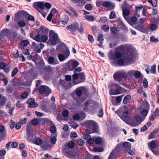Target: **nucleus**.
<instances>
[{
    "label": "nucleus",
    "mask_w": 159,
    "mask_h": 159,
    "mask_svg": "<svg viewBox=\"0 0 159 159\" xmlns=\"http://www.w3.org/2000/svg\"><path fill=\"white\" fill-rule=\"evenodd\" d=\"M34 31H33L30 33V37L33 40L39 42H45L48 39V37L47 35H44L41 36L38 34L36 35Z\"/></svg>",
    "instance_id": "1"
},
{
    "label": "nucleus",
    "mask_w": 159,
    "mask_h": 159,
    "mask_svg": "<svg viewBox=\"0 0 159 159\" xmlns=\"http://www.w3.org/2000/svg\"><path fill=\"white\" fill-rule=\"evenodd\" d=\"M60 40L57 34L53 31H50L48 42L52 45H54L59 43Z\"/></svg>",
    "instance_id": "2"
},
{
    "label": "nucleus",
    "mask_w": 159,
    "mask_h": 159,
    "mask_svg": "<svg viewBox=\"0 0 159 159\" xmlns=\"http://www.w3.org/2000/svg\"><path fill=\"white\" fill-rule=\"evenodd\" d=\"M115 112L124 121L126 120L128 117V112L125 108L118 109Z\"/></svg>",
    "instance_id": "3"
},
{
    "label": "nucleus",
    "mask_w": 159,
    "mask_h": 159,
    "mask_svg": "<svg viewBox=\"0 0 159 159\" xmlns=\"http://www.w3.org/2000/svg\"><path fill=\"white\" fill-rule=\"evenodd\" d=\"M125 71H118L116 72L113 75V77L114 79L119 82L121 81L123 79L125 80Z\"/></svg>",
    "instance_id": "4"
},
{
    "label": "nucleus",
    "mask_w": 159,
    "mask_h": 159,
    "mask_svg": "<svg viewBox=\"0 0 159 159\" xmlns=\"http://www.w3.org/2000/svg\"><path fill=\"white\" fill-rule=\"evenodd\" d=\"M120 87L117 84H112L110 87V91L112 95H117L121 93L120 90Z\"/></svg>",
    "instance_id": "5"
},
{
    "label": "nucleus",
    "mask_w": 159,
    "mask_h": 159,
    "mask_svg": "<svg viewBox=\"0 0 159 159\" xmlns=\"http://www.w3.org/2000/svg\"><path fill=\"white\" fill-rule=\"evenodd\" d=\"M118 48L119 50L124 52L125 54L133 53L131 51L130 47L127 45L124 46L123 45H121L118 47Z\"/></svg>",
    "instance_id": "6"
},
{
    "label": "nucleus",
    "mask_w": 159,
    "mask_h": 159,
    "mask_svg": "<svg viewBox=\"0 0 159 159\" xmlns=\"http://www.w3.org/2000/svg\"><path fill=\"white\" fill-rule=\"evenodd\" d=\"M68 157H70L72 159H82L84 158L82 154H80L79 151H77V152L72 155H70L69 152H68L66 155Z\"/></svg>",
    "instance_id": "7"
},
{
    "label": "nucleus",
    "mask_w": 159,
    "mask_h": 159,
    "mask_svg": "<svg viewBox=\"0 0 159 159\" xmlns=\"http://www.w3.org/2000/svg\"><path fill=\"white\" fill-rule=\"evenodd\" d=\"M121 145L120 144H118L115 148L114 150L110 153V159H116V155L117 152L120 150V148Z\"/></svg>",
    "instance_id": "8"
},
{
    "label": "nucleus",
    "mask_w": 159,
    "mask_h": 159,
    "mask_svg": "<svg viewBox=\"0 0 159 159\" xmlns=\"http://www.w3.org/2000/svg\"><path fill=\"white\" fill-rule=\"evenodd\" d=\"M17 14L20 16H23L25 17L28 16V20L34 21V17L31 15H29V14L26 11H19L17 12Z\"/></svg>",
    "instance_id": "9"
},
{
    "label": "nucleus",
    "mask_w": 159,
    "mask_h": 159,
    "mask_svg": "<svg viewBox=\"0 0 159 159\" xmlns=\"http://www.w3.org/2000/svg\"><path fill=\"white\" fill-rule=\"evenodd\" d=\"M39 91L41 94L46 93L47 95L51 92L50 89L48 86L45 85L41 86L39 89Z\"/></svg>",
    "instance_id": "10"
},
{
    "label": "nucleus",
    "mask_w": 159,
    "mask_h": 159,
    "mask_svg": "<svg viewBox=\"0 0 159 159\" xmlns=\"http://www.w3.org/2000/svg\"><path fill=\"white\" fill-rule=\"evenodd\" d=\"M96 124L95 122L93 120H89L86 121L84 123V125L87 127L86 129L87 132H88Z\"/></svg>",
    "instance_id": "11"
},
{
    "label": "nucleus",
    "mask_w": 159,
    "mask_h": 159,
    "mask_svg": "<svg viewBox=\"0 0 159 159\" xmlns=\"http://www.w3.org/2000/svg\"><path fill=\"white\" fill-rule=\"evenodd\" d=\"M70 52L68 49H66V53L63 54H59L58 57L60 61H62L66 59L69 56Z\"/></svg>",
    "instance_id": "12"
},
{
    "label": "nucleus",
    "mask_w": 159,
    "mask_h": 159,
    "mask_svg": "<svg viewBox=\"0 0 159 159\" xmlns=\"http://www.w3.org/2000/svg\"><path fill=\"white\" fill-rule=\"evenodd\" d=\"M133 27L137 30L142 32L145 33H147L148 32L147 30L144 28L143 25L142 24L134 25Z\"/></svg>",
    "instance_id": "13"
},
{
    "label": "nucleus",
    "mask_w": 159,
    "mask_h": 159,
    "mask_svg": "<svg viewBox=\"0 0 159 159\" xmlns=\"http://www.w3.org/2000/svg\"><path fill=\"white\" fill-rule=\"evenodd\" d=\"M27 103L28 104V107H29L34 108L38 106L37 103L35 102V100L33 98L28 99Z\"/></svg>",
    "instance_id": "14"
},
{
    "label": "nucleus",
    "mask_w": 159,
    "mask_h": 159,
    "mask_svg": "<svg viewBox=\"0 0 159 159\" xmlns=\"http://www.w3.org/2000/svg\"><path fill=\"white\" fill-rule=\"evenodd\" d=\"M79 24L75 22L70 25L67 26L66 28L68 30H70L72 32H75L78 27Z\"/></svg>",
    "instance_id": "15"
},
{
    "label": "nucleus",
    "mask_w": 159,
    "mask_h": 159,
    "mask_svg": "<svg viewBox=\"0 0 159 159\" xmlns=\"http://www.w3.org/2000/svg\"><path fill=\"white\" fill-rule=\"evenodd\" d=\"M11 32L8 29L5 28L1 30L0 33V37L1 36H6L9 37L11 34Z\"/></svg>",
    "instance_id": "16"
},
{
    "label": "nucleus",
    "mask_w": 159,
    "mask_h": 159,
    "mask_svg": "<svg viewBox=\"0 0 159 159\" xmlns=\"http://www.w3.org/2000/svg\"><path fill=\"white\" fill-rule=\"evenodd\" d=\"M134 57L133 53H130L125 54L123 57L125 60L128 61H130L133 59Z\"/></svg>",
    "instance_id": "17"
},
{
    "label": "nucleus",
    "mask_w": 159,
    "mask_h": 159,
    "mask_svg": "<svg viewBox=\"0 0 159 159\" xmlns=\"http://www.w3.org/2000/svg\"><path fill=\"white\" fill-rule=\"evenodd\" d=\"M35 8L37 9V7L41 9H43L44 7V2H35L33 4Z\"/></svg>",
    "instance_id": "18"
},
{
    "label": "nucleus",
    "mask_w": 159,
    "mask_h": 159,
    "mask_svg": "<svg viewBox=\"0 0 159 159\" xmlns=\"http://www.w3.org/2000/svg\"><path fill=\"white\" fill-rule=\"evenodd\" d=\"M135 119L136 123L132 122V125L133 126H135L138 125L142 121L141 116L139 115H137L135 116Z\"/></svg>",
    "instance_id": "19"
},
{
    "label": "nucleus",
    "mask_w": 159,
    "mask_h": 159,
    "mask_svg": "<svg viewBox=\"0 0 159 159\" xmlns=\"http://www.w3.org/2000/svg\"><path fill=\"white\" fill-rule=\"evenodd\" d=\"M126 20L129 24L133 27L134 26V23L137 20V19L136 16H132L129 19H126Z\"/></svg>",
    "instance_id": "20"
},
{
    "label": "nucleus",
    "mask_w": 159,
    "mask_h": 159,
    "mask_svg": "<svg viewBox=\"0 0 159 159\" xmlns=\"http://www.w3.org/2000/svg\"><path fill=\"white\" fill-rule=\"evenodd\" d=\"M38 46V44L37 45L35 42H33L32 43V47L33 50L37 53L40 52V49H39V47Z\"/></svg>",
    "instance_id": "21"
},
{
    "label": "nucleus",
    "mask_w": 159,
    "mask_h": 159,
    "mask_svg": "<svg viewBox=\"0 0 159 159\" xmlns=\"http://www.w3.org/2000/svg\"><path fill=\"white\" fill-rule=\"evenodd\" d=\"M134 70H132L128 71L127 73L125 71V74L126 75H125V80H126L127 78H131L134 75Z\"/></svg>",
    "instance_id": "22"
},
{
    "label": "nucleus",
    "mask_w": 159,
    "mask_h": 159,
    "mask_svg": "<svg viewBox=\"0 0 159 159\" xmlns=\"http://www.w3.org/2000/svg\"><path fill=\"white\" fill-rule=\"evenodd\" d=\"M48 61L50 64H56L59 63L57 60H55L54 58L52 57H50L48 58Z\"/></svg>",
    "instance_id": "23"
},
{
    "label": "nucleus",
    "mask_w": 159,
    "mask_h": 159,
    "mask_svg": "<svg viewBox=\"0 0 159 159\" xmlns=\"http://www.w3.org/2000/svg\"><path fill=\"white\" fill-rule=\"evenodd\" d=\"M86 90V89L84 87H80L76 89V94L78 96L81 95L82 92Z\"/></svg>",
    "instance_id": "24"
},
{
    "label": "nucleus",
    "mask_w": 159,
    "mask_h": 159,
    "mask_svg": "<svg viewBox=\"0 0 159 159\" xmlns=\"http://www.w3.org/2000/svg\"><path fill=\"white\" fill-rule=\"evenodd\" d=\"M131 96L130 95L128 94L125 96L124 98L123 103L124 104H126L129 103L131 99Z\"/></svg>",
    "instance_id": "25"
},
{
    "label": "nucleus",
    "mask_w": 159,
    "mask_h": 159,
    "mask_svg": "<svg viewBox=\"0 0 159 159\" xmlns=\"http://www.w3.org/2000/svg\"><path fill=\"white\" fill-rule=\"evenodd\" d=\"M123 11V15L124 18L126 19V17L128 16L130 14V11L128 9H126V7L125 8V9H122Z\"/></svg>",
    "instance_id": "26"
},
{
    "label": "nucleus",
    "mask_w": 159,
    "mask_h": 159,
    "mask_svg": "<svg viewBox=\"0 0 159 159\" xmlns=\"http://www.w3.org/2000/svg\"><path fill=\"white\" fill-rule=\"evenodd\" d=\"M148 145L151 150L157 147L156 143L154 141H152L150 142L149 145V143H148Z\"/></svg>",
    "instance_id": "27"
},
{
    "label": "nucleus",
    "mask_w": 159,
    "mask_h": 159,
    "mask_svg": "<svg viewBox=\"0 0 159 159\" xmlns=\"http://www.w3.org/2000/svg\"><path fill=\"white\" fill-rule=\"evenodd\" d=\"M61 20L62 24L65 25L68 22L69 18L66 15H64L62 16Z\"/></svg>",
    "instance_id": "28"
},
{
    "label": "nucleus",
    "mask_w": 159,
    "mask_h": 159,
    "mask_svg": "<svg viewBox=\"0 0 159 159\" xmlns=\"http://www.w3.org/2000/svg\"><path fill=\"white\" fill-rule=\"evenodd\" d=\"M118 25L120 28L124 30H128V28L121 20L119 21Z\"/></svg>",
    "instance_id": "29"
},
{
    "label": "nucleus",
    "mask_w": 159,
    "mask_h": 159,
    "mask_svg": "<svg viewBox=\"0 0 159 159\" xmlns=\"http://www.w3.org/2000/svg\"><path fill=\"white\" fill-rule=\"evenodd\" d=\"M98 130V128L97 124H96L89 132V133H97Z\"/></svg>",
    "instance_id": "30"
},
{
    "label": "nucleus",
    "mask_w": 159,
    "mask_h": 159,
    "mask_svg": "<svg viewBox=\"0 0 159 159\" xmlns=\"http://www.w3.org/2000/svg\"><path fill=\"white\" fill-rule=\"evenodd\" d=\"M79 64L78 61H74L73 62L72 64L73 68H71L70 66L69 67V70H73L75 68H76L77 66L79 65Z\"/></svg>",
    "instance_id": "31"
},
{
    "label": "nucleus",
    "mask_w": 159,
    "mask_h": 159,
    "mask_svg": "<svg viewBox=\"0 0 159 159\" xmlns=\"http://www.w3.org/2000/svg\"><path fill=\"white\" fill-rule=\"evenodd\" d=\"M33 143L37 145H40L42 143L43 141L40 139L37 138L33 140Z\"/></svg>",
    "instance_id": "32"
},
{
    "label": "nucleus",
    "mask_w": 159,
    "mask_h": 159,
    "mask_svg": "<svg viewBox=\"0 0 159 159\" xmlns=\"http://www.w3.org/2000/svg\"><path fill=\"white\" fill-rule=\"evenodd\" d=\"M120 144L121 145V146L120 147V148H121V147L122 146V145L121 144ZM130 145H131V143H129L127 142H123V144H122V146H123V147L124 148H127V149L130 148Z\"/></svg>",
    "instance_id": "33"
},
{
    "label": "nucleus",
    "mask_w": 159,
    "mask_h": 159,
    "mask_svg": "<svg viewBox=\"0 0 159 159\" xmlns=\"http://www.w3.org/2000/svg\"><path fill=\"white\" fill-rule=\"evenodd\" d=\"M136 12L137 13L140 12L142 9L143 8V6L142 4H140L139 6H136L135 8Z\"/></svg>",
    "instance_id": "34"
},
{
    "label": "nucleus",
    "mask_w": 159,
    "mask_h": 159,
    "mask_svg": "<svg viewBox=\"0 0 159 159\" xmlns=\"http://www.w3.org/2000/svg\"><path fill=\"white\" fill-rule=\"evenodd\" d=\"M124 96V95H122L120 96H117L116 98V101L118 103H120L122 101V98Z\"/></svg>",
    "instance_id": "35"
},
{
    "label": "nucleus",
    "mask_w": 159,
    "mask_h": 159,
    "mask_svg": "<svg viewBox=\"0 0 159 159\" xmlns=\"http://www.w3.org/2000/svg\"><path fill=\"white\" fill-rule=\"evenodd\" d=\"M50 131L52 134H55L56 132L57 129L54 124L51 125L50 128Z\"/></svg>",
    "instance_id": "36"
},
{
    "label": "nucleus",
    "mask_w": 159,
    "mask_h": 159,
    "mask_svg": "<svg viewBox=\"0 0 159 159\" xmlns=\"http://www.w3.org/2000/svg\"><path fill=\"white\" fill-rule=\"evenodd\" d=\"M119 41L117 40H114L111 43H110V47L112 48L114 46H116L119 43Z\"/></svg>",
    "instance_id": "37"
},
{
    "label": "nucleus",
    "mask_w": 159,
    "mask_h": 159,
    "mask_svg": "<svg viewBox=\"0 0 159 159\" xmlns=\"http://www.w3.org/2000/svg\"><path fill=\"white\" fill-rule=\"evenodd\" d=\"M101 29L102 30L104 31L108 32L109 30V27L108 25H104L101 26Z\"/></svg>",
    "instance_id": "38"
},
{
    "label": "nucleus",
    "mask_w": 159,
    "mask_h": 159,
    "mask_svg": "<svg viewBox=\"0 0 159 159\" xmlns=\"http://www.w3.org/2000/svg\"><path fill=\"white\" fill-rule=\"evenodd\" d=\"M148 2L151 4L153 7H156L157 6V0H148Z\"/></svg>",
    "instance_id": "39"
},
{
    "label": "nucleus",
    "mask_w": 159,
    "mask_h": 159,
    "mask_svg": "<svg viewBox=\"0 0 159 159\" xmlns=\"http://www.w3.org/2000/svg\"><path fill=\"white\" fill-rule=\"evenodd\" d=\"M29 93L27 92H25L23 93L21 95V98L22 99L26 98L29 96Z\"/></svg>",
    "instance_id": "40"
},
{
    "label": "nucleus",
    "mask_w": 159,
    "mask_h": 159,
    "mask_svg": "<svg viewBox=\"0 0 159 159\" xmlns=\"http://www.w3.org/2000/svg\"><path fill=\"white\" fill-rule=\"evenodd\" d=\"M77 144L80 146H83L84 144L85 141L82 139H77Z\"/></svg>",
    "instance_id": "41"
},
{
    "label": "nucleus",
    "mask_w": 159,
    "mask_h": 159,
    "mask_svg": "<svg viewBox=\"0 0 159 159\" xmlns=\"http://www.w3.org/2000/svg\"><path fill=\"white\" fill-rule=\"evenodd\" d=\"M69 10L72 12L74 15V16L75 17H77L78 16V14L76 12V11L72 7H68Z\"/></svg>",
    "instance_id": "42"
},
{
    "label": "nucleus",
    "mask_w": 159,
    "mask_h": 159,
    "mask_svg": "<svg viewBox=\"0 0 159 159\" xmlns=\"http://www.w3.org/2000/svg\"><path fill=\"white\" fill-rule=\"evenodd\" d=\"M141 75V73L138 70L135 71L134 73V75L136 78H139Z\"/></svg>",
    "instance_id": "43"
},
{
    "label": "nucleus",
    "mask_w": 159,
    "mask_h": 159,
    "mask_svg": "<svg viewBox=\"0 0 159 159\" xmlns=\"http://www.w3.org/2000/svg\"><path fill=\"white\" fill-rule=\"evenodd\" d=\"M102 139L101 138L97 137L95 138L94 142L97 144H99L102 142Z\"/></svg>",
    "instance_id": "44"
},
{
    "label": "nucleus",
    "mask_w": 159,
    "mask_h": 159,
    "mask_svg": "<svg viewBox=\"0 0 159 159\" xmlns=\"http://www.w3.org/2000/svg\"><path fill=\"white\" fill-rule=\"evenodd\" d=\"M26 25L25 22L23 20H20L18 23V25L20 27H24Z\"/></svg>",
    "instance_id": "45"
},
{
    "label": "nucleus",
    "mask_w": 159,
    "mask_h": 159,
    "mask_svg": "<svg viewBox=\"0 0 159 159\" xmlns=\"http://www.w3.org/2000/svg\"><path fill=\"white\" fill-rule=\"evenodd\" d=\"M10 69V66L6 64L5 66H4V67L2 69H3L5 72L8 73Z\"/></svg>",
    "instance_id": "46"
},
{
    "label": "nucleus",
    "mask_w": 159,
    "mask_h": 159,
    "mask_svg": "<svg viewBox=\"0 0 159 159\" xmlns=\"http://www.w3.org/2000/svg\"><path fill=\"white\" fill-rule=\"evenodd\" d=\"M148 110L146 109H143L141 111V114L142 116H143L144 117H145L147 115L148 112Z\"/></svg>",
    "instance_id": "47"
},
{
    "label": "nucleus",
    "mask_w": 159,
    "mask_h": 159,
    "mask_svg": "<svg viewBox=\"0 0 159 159\" xmlns=\"http://www.w3.org/2000/svg\"><path fill=\"white\" fill-rule=\"evenodd\" d=\"M18 71V70L17 67L14 68L12 72L11 76L14 77L17 74Z\"/></svg>",
    "instance_id": "48"
},
{
    "label": "nucleus",
    "mask_w": 159,
    "mask_h": 159,
    "mask_svg": "<svg viewBox=\"0 0 159 159\" xmlns=\"http://www.w3.org/2000/svg\"><path fill=\"white\" fill-rule=\"evenodd\" d=\"M143 85L145 88H147L148 86V83L147 79L145 78L143 80Z\"/></svg>",
    "instance_id": "49"
},
{
    "label": "nucleus",
    "mask_w": 159,
    "mask_h": 159,
    "mask_svg": "<svg viewBox=\"0 0 159 159\" xmlns=\"http://www.w3.org/2000/svg\"><path fill=\"white\" fill-rule=\"evenodd\" d=\"M151 72L153 74H155L156 73V66L155 65H152L150 69Z\"/></svg>",
    "instance_id": "50"
},
{
    "label": "nucleus",
    "mask_w": 159,
    "mask_h": 159,
    "mask_svg": "<svg viewBox=\"0 0 159 159\" xmlns=\"http://www.w3.org/2000/svg\"><path fill=\"white\" fill-rule=\"evenodd\" d=\"M29 43V41L26 40H23L21 42V44L23 46H26Z\"/></svg>",
    "instance_id": "51"
},
{
    "label": "nucleus",
    "mask_w": 159,
    "mask_h": 159,
    "mask_svg": "<svg viewBox=\"0 0 159 159\" xmlns=\"http://www.w3.org/2000/svg\"><path fill=\"white\" fill-rule=\"evenodd\" d=\"M150 41L151 42H154V43H156L159 40L157 38H155L154 36H152L150 38Z\"/></svg>",
    "instance_id": "52"
},
{
    "label": "nucleus",
    "mask_w": 159,
    "mask_h": 159,
    "mask_svg": "<svg viewBox=\"0 0 159 159\" xmlns=\"http://www.w3.org/2000/svg\"><path fill=\"white\" fill-rule=\"evenodd\" d=\"M73 118L75 120H78L80 119V117L79 114L76 113L73 116Z\"/></svg>",
    "instance_id": "53"
},
{
    "label": "nucleus",
    "mask_w": 159,
    "mask_h": 159,
    "mask_svg": "<svg viewBox=\"0 0 159 159\" xmlns=\"http://www.w3.org/2000/svg\"><path fill=\"white\" fill-rule=\"evenodd\" d=\"M94 151L96 152H102L103 151V149L101 147L95 148Z\"/></svg>",
    "instance_id": "54"
},
{
    "label": "nucleus",
    "mask_w": 159,
    "mask_h": 159,
    "mask_svg": "<svg viewBox=\"0 0 159 159\" xmlns=\"http://www.w3.org/2000/svg\"><path fill=\"white\" fill-rule=\"evenodd\" d=\"M70 124V126L75 129H76L78 126V125L74 122H71Z\"/></svg>",
    "instance_id": "55"
},
{
    "label": "nucleus",
    "mask_w": 159,
    "mask_h": 159,
    "mask_svg": "<svg viewBox=\"0 0 159 159\" xmlns=\"http://www.w3.org/2000/svg\"><path fill=\"white\" fill-rule=\"evenodd\" d=\"M77 137V134L76 132H72L71 133L70 138L71 139L75 138Z\"/></svg>",
    "instance_id": "56"
},
{
    "label": "nucleus",
    "mask_w": 159,
    "mask_h": 159,
    "mask_svg": "<svg viewBox=\"0 0 159 159\" xmlns=\"http://www.w3.org/2000/svg\"><path fill=\"white\" fill-rule=\"evenodd\" d=\"M116 15L115 12L113 11H111L110 14V19H113L116 18Z\"/></svg>",
    "instance_id": "57"
},
{
    "label": "nucleus",
    "mask_w": 159,
    "mask_h": 159,
    "mask_svg": "<svg viewBox=\"0 0 159 159\" xmlns=\"http://www.w3.org/2000/svg\"><path fill=\"white\" fill-rule=\"evenodd\" d=\"M56 140L57 138L56 136L52 137L50 138V141L52 144H55Z\"/></svg>",
    "instance_id": "58"
},
{
    "label": "nucleus",
    "mask_w": 159,
    "mask_h": 159,
    "mask_svg": "<svg viewBox=\"0 0 159 159\" xmlns=\"http://www.w3.org/2000/svg\"><path fill=\"white\" fill-rule=\"evenodd\" d=\"M27 122V119L26 118H21L19 123L21 125H23L25 124Z\"/></svg>",
    "instance_id": "59"
},
{
    "label": "nucleus",
    "mask_w": 159,
    "mask_h": 159,
    "mask_svg": "<svg viewBox=\"0 0 159 159\" xmlns=\"http://www.w3.org/2000/svg\"><path fill=\"white\" fill-rule=\"evenodd\" d=\"M157 28V25L154 24H153L150 26V29L151 30L154 31Z\"/></svg>",
    "instance_id": "60"
},
{
    "label": "nucleus",
    "mask_w": 159,
    "mask_h": 159,
    "mask_svg": "<svg viewBox=\"0 0 159 159\" xmlns=\"http://www.w3.org/2000/svg\"><path fill=\"white\" fill-rule=\"evenodd\" d=\"M69 114V111L68 110H64L62 112V115L64 117H67Z\"/></svg>",
    "instance_id": "61"
},
{
    "label": "nucleus",
    "mask_w": 159,
    "mask_h": 159,
    "mask_svg": "<svg viewBox=\"0 0 159 159\" xmlns=\"http://www.w3.org/2000/svg\"><path fill=\"white\" fill-rule=\"evenodd\" d=\"M85 8L88 10H90L92 9L93 7L91 4H87L85 7Z\"/></svg>",
    "instance_id": "62"
},
{
    "label": "nucleus",
    "mask_w": 159,
    "mask_h": 159,
    "mask_svg": "<svg viewBox=\"0 0 159 159\" xmlns=\"http://www.w3.org/2000/svg\"><path fill=\"white\" fill-rule=\"evenodd\" d=\"M98 40L99 42H103V35L101 34L98 35Z\"/></svg>",
    "instance_id": "63"
},
{
    "label": "nucleus",
    "mask_w": 159,
    "mask_h": 159,
    "mask_svg": "<svg viewBox=\"0 0 159 159\" xmlns=\"http://www.w3.org/2000/svg\"><path fill=\"white\" fill-rule=\"evenodd\" d=\"M17 35V34L16 32H14L10 36V39L12 40L15 39Z\"/></svg>",
    "instance_id": "64"
}]
</instances>
